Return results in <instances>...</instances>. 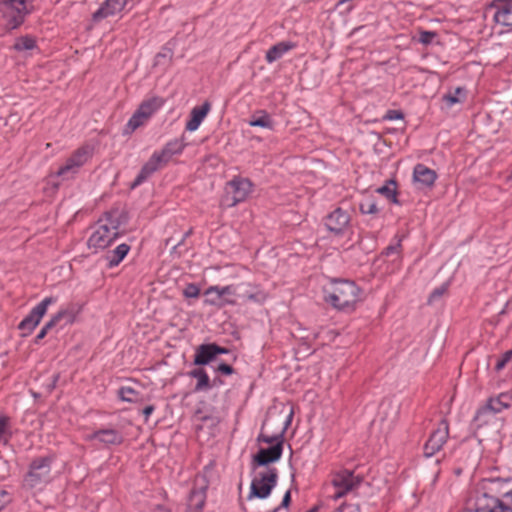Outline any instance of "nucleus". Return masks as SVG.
<instances>
[{
	"mask_svg": "<svg viewBox=\"0 0 512 512\" xmlns=\"http://www.w3.org/2000/svg\"><path fill=\"white\" fill-rule=\"evenodd\" d=\"M325 300L339 310L354 309L360 300V289L348 280H335L325 289Z\"/></svg>",
	"mask_w": 512,
	"mask_h": 512,
	"instance_id": "1",
	"label": "nucleus"
},
{
	"mask_svg": "<svg viewBox=\"0 0 512 512\" xmlns=\"http://www.w3.org/2000/svg\"><path fill=\"white\" fill-rule=\"evenodd\" d=\"M119 235V221L112 214L107 213L100 219L98 225L88 240L89 247L104 249L108 247Z\"/></svg>",
	"mask_w": 512,
	"mask_h": 512,
	"instance_id": "2",
	"label": "nucleus"
},
{
	"mask_svg": "<svg viewBox=\"0 0 512 512\" xmlns=\"http://www.w3.org/2000/svg\"><path fill=\"white\" fill-rule=\"evenodd\" d=\"M165 103V100L159 96H152L141 102L137 110L133 113L126 124V130L135 131L144 125L153 114H155Z\"/></svg>",
	"mask_w": 512,
	"mask_h": 512,
	"instance_id": "3",
	"label": "nucleus"
},
{
	"mask_svg": "<svg viewBox=\"0 0 512 512\" xmlns=\"http://www.w3.org/2000/svg\"><path fill=\"white\" fill-rule=\"evenodd\" d=\"M277 479L278 475L275 468H268L264 471L258 472L251 481L248 499H252L254 497L260 499L267 498L276 486Z\"/></svg>",
	"mask_w": 512,
	"mask_h": 512,
	"instance_id": "4",
	"label": "nucleus"
},
{
	"mask_svg": "<svg viewBox=\"0 0 512 512\" xmlns=\"http://www.w3.org/2000/svg\"><path fill=\"white\" fill-rule=\"evenodd\" d=\"M1 10L8 20L11 28L20 26L25 17L33 9V0H5L1 4Z\"/></svg>",
	"mask_w": 512,
	"mask_h": 512,
	"instance_id": "5",
	"label": "nucleus"
},
{
	"mask_svg": "<svg viewBox=\"0 0 512 512\" xmlns=\"http://www.w3.org/2000/svg\"><path fill=\"white\" fill-rule=\"evenodd\" d=\"M93 148L89 145H84L72 153L58 171L57 176L63 179H70L74 177L80 168L92 157Z\"/></svg>",
	"mask_w": 512,
	"mask_h": 512,
	"instance_id": "6",
	"label": "nucleus"
},
{
	"mask_svg": "<svg viewBox=\"0 0 512 512\" xmlns=\"http://www.w3.org/2000/svg\"><path fill=\"white\" fill-rule=\"evenodd\" d=\"M219 292L223 298L238 296L254 302H263L266 299V294L258 288L252 287L250 283L220 286Z\"/></svg>",
	"mask_w": 512,
	"mask_h": 512,
	"instance_id": "7",
	"label": "nucleus"
},
{
	"mask_svg": "<svg viewBox=\"0 0 512 512\" xmlns=\"http://www.w3.org/2000/svg\"><path fill=\"white\" fill-rule=\"evenodd\" d=\"M56 301V297H46L31 310L18 325V328L24 332V335L30 334L36 328L46 314L48 307L56 303Z\"/></svg>",
	"mask_w": 512,
	"mask_h": 512,
	"instance_id": "8",
	"label": "nucleus"
},
{
	"mask_svg": "<svg viewBox=\"0 0 512 512\" xmlns=\"http://www.w3.org/2000/svg\"><path fill=\"white\" fill-rule=\"evenodd\" d=\"M50 470V460L48 458L34 460L30 465L29 472L25 476V484L33 488L46 482L49 478Z\"/></svg>",
	"mask_w": 512,
	"mask_h": 512,
	"instance_id": "9",
	"label": "nucleus"
},
{
	"mask_svg": "<svg viewBox=\"0 0 512 512\" xmlns=\"http://www.w3.org/2000/svg\"><path fill=\"white\" fill-rule=\"evenodd\" d=\"M361 479L349 470H342L333 476L332 484L336 489L332 499L337 500L348 492L354 490L360 484Z\"/></svg>",
	"mask_w": 512,
	"mask_h": 512,
	"instance_id": "10",
	"label": "nucleus"
},
{
	"mask_svg": "<svg viewBox=\"0 0 512 512\" xmlns=\"http://www.w3.org/2000/svg\"><path fill=\"white\" fill-rule=\"evenodd\" d=\"M449 437V426L446 420H442L438 427L432 432L429 439L424 445V455L431 457L436 454Z\"/></svg>",
	"mask_w": 512,
	"mask_h": 512,
	"instance_id": "11",
	"label": "nucleus"
},
{
	"mask_svg": "<svg viewBox=\"0 0 512 512\" xmlns=\"http://www.w3.org/2000/svg\"><path fill=\"white\" fill-rule=\"evenodd\" d=\"M350 223V215L341 208L335 209L325 219V226L336 235L343 234Z\"/></svg>",
	"mask_w": 512,
	"mask_h": 512,
	"instance_id": "12",
	"label": "nucleus"
},
{
	"mask_svg": "<svg viewBox=\"0 0 512 512\" xmlns=\"http://www.w3.org/2000/svg\"><path fill=\"white\" fill-rule=\"evenodd\" d=\"M228 349L220 347L215 343L202 344L197 347L194 364L195 365H207L213 361L219 354H227Z\"/></svg>",
	"mask_w": 512,
	"mask_h": 512,
	"instance_id": "13",
	"label": "nucleus"
},
{
	"mask_svg": "<svg viewBox=\"0 0 512 512\" xmlns=\"http://www.w3.org/2000/svg\"><path fill=\"white\" fill-rule=\"evenodd\" d=\"M167 162L160 155L158 151H155L150 159L143 165L139 174L133 181L131 188H135L145 182L154 172H156L160 167L165 165Z\"/></svg>",
	"mask_w": 512,
	"mask_h": 512,
	"instance_id": "14",
	"label": "nucleus"
},
{
	"mask_svg": "<svg viewBox=\"0 0 512 512\" xmlns=\"http://www.w3.org/2000/svg\"><path fill=\"white\" fill-rule=\"evenodd\" d=\"M228 186L232 191V203L231 205H236L244 201L249 194L252 192L253 184L247 178L235 177L229 183Z\"/></svg>",
	"mask_w": 512,
	"mask_h": 512,
	"instance_id": "15",
	"label": "nucleus"
},
{
	"mask_svg": "<svg viewBox=\"0 0 512 512\" xmlns=\"http://www.w3.org/2000/svg\"><path fill=\"white\" fill-rule=\"evenodd\" d=\"M494 8V20L504 26H512V0H493L490 4Z\"/></svg>",
	"mask_w": 512,
	"mask_h": 512,
	"instance_id": "16",
	"label": "nucleus"
},
{
	"mask_svg": "<svg viewBox=\"0 0 512 512\" xmlns=\"http://www.w3.org/2000/svg\"><path fill=\"white\" fill-rule=\"evenodd\" d=\"M437 174L434 170L424 164H417L413 170L414 183L419 188H430L434 185Z\"/></svg>",
	"mask_w": 512,
	"mask_h": 512,
	"instance_id": "17",
	"label": "nucleus"
},
{
	"mask_svg": "<svg viewBox=\"0 0 512 512\" xmlns=\"http://www.w3.org/2000/svg\"><path fill=\"white\" fill-rule=\"evenodd\" d=\"M282 451V441H278L276 444L272 445L269 448L260 449L259 452L254 456V461L261 466L267 465L269 463L279 460L282 455Z\"/></svg>",
	"mask_w": 512,
	"mask_h": 512,
	"instance_id": "18",
	"label": "nucleus"
},
{
	"mask_svg": "<svg viewBox=\"0 0 512 512\" xmlns=\"http://www.w3.org/2000/svg\"><path fill=\"white\" fill-rule=\"evenodd\" d=\"M211 110L209 101H205L201 106H195L190 112L189 120L186 123V130L189 132L196 131L203 120L206 118Z\"/></svg>",
	"mask_w": 512,
	"mask_h": 512,
	"instance_id": "19",
	"label": "nucleus"
},
{
	"mask_svg": "<svg viewBox=\"0 0 512 512\" xmlns=\"http://www.w3.org/2000/svg\"><path fill=\"white\" fill-rule=\"evenodd\" d=\"M126 3V0H105L102 6L93 14V19L98 21L115 16L124 9Z\"/></svg>",
	"mask_w": 512,
	"mask_h": 512,
	"instance_id": "20",
	"label": "nucleus"
},
{
	"mask_svg": "<svg viewBox=\"0 0 512 512\" xmlns=\"http://www.w3.org/2000/svg\"><path fill=\"white\" fill-rule=\"evenodd\" d=\"M91 440H98L106 445H119L123 442V436L114 429H102L88 436Z\"/></svg>",
	"mask_w": 512,
	"mask_h": 512,
	"instance_id": "21",
	"label": "nucleus"
},
{
	"mask_svg": "<svg viewBox=\"0 0 512 512\" xmlns=\"http://www.w3.org/2000/svg\"><path fill=\"white\" fill-rule=\"evenodd\" d=\"M219 291L220 286L215 285L208 287L204 292V295L206 296L204 303L210 306H216L218 308H222L228 304H235L234 299L223 298Z\"/></svg>",
	"mask_w": 512,
	"mask_h": 512,
	"instance_id": "22",
	"label": "nucleus"
},
{
	"mask_svg": "<svg viewBox=\"0 0 512 512\" xmlns=\"http://www.w3.org/2000/svg\"><path fill=\"white\" fill-rule=\"evenodd\" d=\"M206 501V486L194 488L188 499L186 512H202Z\"/></svg>",
	"mask_w": 512,
	"mask_h": 512,
	"instance_id": "23",
	"label": "nucleus"
},
{
	"mask_svg": "<svg viewBox=\"0 0 512 512\" xmlns=\"http://www.w3.org/2000/svg\"><path fill=\"white\" fill-rule=\"evenodd\" d=\"M78 312L79 310L74 305H69L65 308L60 309L56 314H54L50 318V320L55 326L60 324H72L75 321Z\"/></svg>",
	"mask_w": 512,
	"mask_h": 512,
	"instance_id": "24",
	"label": "nucleus"
},
{
	"mask_svg": "<svg viewBox=\"0 0 512 512\" xmlns=\"http://www.w3.org/2000/svg\"><path fill=\"white\" fill-rule=\"evenodd\" d=\"M296 44L289 41H282L273 45L265 55V59L268 63H273L280 59L284 54L294 49Z\"/></svg>",
	"mask_w": 512,
	"mask_h": 512,
	"instance_id": "25",
	"label": "nucleus"
},
{
	"mask_svg": "<svg viewBox=\"0 0 512 512\" xmlns=\"http://www.w3.org/2000/svg\"><path fill=\"white\" fill-rule=\"evenodd\" d=\"M189 375L197 379V383L194 387L195 392L208 391L212 388L210 378L206 371L202 368H197L189 372Z\"/></svg>",
	"mask_w": 512,
	"mask_h": 512,
	"instance_id": "26",
	"label": "nucleus"
},
{
	"mask_svg": "<svg viewBox=\"0 0 512 512\" xmlns=\"http://www.w3.org/2000/svg\"><path fill=\"white\" fill-rule=\"evenodd\" d=\"M129 250H130V247L127 244L122 243V244L118 245L115 249H113L112 251H109L106 256V259L108 261V266L109 267L117 266L126 257Z\"/></svg>",
	"mask_w": 512,
	"mask_h": 512,
	"instance_id": "27",
	"label": "nucleus"
},
{
	"mask_svg": "<svg viewBox=\"0 0 512 512\" xmlns=\"http://www.w3.org/2000/svg\"><path fill=\"white\" fill-rule=\"evenodd\" d=\"M184 148V144L178 140L171 141L165 145V147L158 151L166 162L170 160L172 155L181 153Z\"/></svg>",
	"mask_w": 512,
	"mask_h": 512,
	"instance_id": "28",
	"label": "nucleus"
},
{
	"mask_svg": "<svg viewBox=\"0 0 512 512\" xmlns=\"http://www.w3.org/2000/svg\"><path fill=\"white\" fill-rule=\"evenodd\" d=\"M465 90L461 87L456 88L453 92L447 93L443 96V101L447 107H452L456 103H460L465 99Z\"/></svg>",
	"mask_w": 512,
	"mask_h": 512,
	"instance_id": "29",
	"label": "nucleus"
},
{
	"mask_svg": "<svg viewBox=\"0 0 512 512\" xmlns=\"http://www.w3.org/2000/svg\"><path fill=\"white\" fill-rule=\"evenodd\" d=\"M260 116H253L251 120L249 121V125L253 127H262V128H268L272 129L273 127V121L271 117L265 112L261 111Z\"/></svg>",
	"mask_w": 512,
	"mask_h": 512,
	"instance_id": "30",
	"label": "nucleus"
},
{
	"mask_svg": "<svg viewBox=\"0 0 512 512\" xmlns=\"http://www.w3.org/2000/svg\"><path fill=\"white\" fill-rule=\"evenodd\" d=\"M14 49L17 51H30L36 47V41L31 36H23L16 39L14 45Z\"/></svg>",
	"mask_w": 512,
	"mask_h": 512,
	"instance_id": "31",
	"label": "nucleus"
},
{
	"mask_svg": "<svg viewBox=\"0 0 512 512\" xmlns=\"http://www.w3.org/2000/svg\"><path fill=\"white\" fill-rule=\"evenodd\" d=\"M379 194L384 195L386 198L394 203H397L396 196V183L393 180L387 182L386 185L379 187L376 190Z\"/></svg>",
	"mask_w": 512,
	"mask_h": 512,
	"instance_id": "32",
	"label": "nucleus"
},
{
	"mask_svg": "<svg viewBox=\"0 0 512 512\" xmlns=\"http://www.w3.org/2000/svg\"><path fill=\"white\" fill-rule=\"evenodd\" d=\"M11 437L9 418L6 416L0 417V443H8Z\"/></svg>",
	"mask_w": 512,
	"mask_h": 512,
	"instance_id": "33",
	"label": "nucleus"
},
{
	"mask_svg": "<svg viewBox=\"0 0 512 512\" xmlns=\"http://www.w3.org/2000/svg\"><path fill=\"white\" fill-rule=\"evenodd\" d=\"M359 209L362 214L378 213L377 204L373 198H367V199L363 200L359 205Z\"/></svg>",
	"mask_w": 512,
	"mask_h": 512,
	"instance_id": "34",
	"label": "nucleus"
},
{
	"mask_svg": "<svg viewBox=\"0 0 512 512\" xmlns=\"http://www.w3.org/2000/svg\"><path fill=\"white\" fill-rule=\"evenodd\" d=\"M118 395L126 402H134L137 399V392L131 387H121L118 391Z\"/></svg>",
	"mask_w": 512,
	"mask_h": 512,
	"instance_id": "35",
	"label": "nucleus"
},
{
	"mask_svg": "<svg viewBox=\"0 0 512 512\" xmlns=\"http://www.w3.org/2000/svg\"><path fill=\"white\" fill-rule=\"evenodd\" d=\"M506 407L505 404L501 402L500 399H491L487 406L484 407L479 413H484L486 411H491L492 413H499Z\"/></svg>",
	"mask_w": 512,
	"mask_h": 512,
	"instance_id": "36",
	"label": "nucleus"
},
{
	"mask_svg": "<svg viewBox=\"0 0 512 512\" xmlns=\"http://www.w3.org/2000/svg\"><path fill=\"white\" fill-rule=\"evenodd\" d=\"M291 416H292V414H290V416H289V420L286 422V425H285V426H287V425L290 423V418H291ZM284 428H286V427H284ZM283 430H285V429H283ZM283 432H284V431H282L281 433H279V434H277V435H273V436H269V435H265V434L261 433V434L259 435L258 440H259V441H262V442H264V443H267V444H273V445H274V444H276L278 441H282Z\"/></svg>",
	"mask_w": 512,
	"mask_h": 512,
	"instance_id": "37",
	"label": "nucleus"
},
{
	"mask_svg": "<svg viewBox=\"0 0 512 512\" xmlns=\"http://www.w3.org/2000/svg\"><path fill=\"white\" fill-rule=\"evenodd\" d=\"M183 294L187 298H197L200 294V289L196 284L190 283L183 290Z\"/></svg>",
	"mask_w": 512,
	"mask_h": 512,
	"instance_id": "38",
	"label": "nucleus"
},
{
	"mask_svg": "<svg viewBox=\"0 0 512 512\" xmlns=\"http://www.w3.org/2000/svg\"><path fill=\"white\" fill-rule=\"evenodd\" d=\"M511 359H512V349L505 352L503 354V356L497 361V363L495 365V369L497 371L502 370Z\"/></svg>",
	"mask_w": 512,
	"mask_h": 512,
	"instance_id": "39",
	"label": "nucleus"
},
{
	"mask_svg": "<svg viewBox=\"0 0 512 512\" xmlns=\"http://www.w3.org/2000/svg\"><path fill=\"white\" fill-rule=\"evenodd\" d=\"M436 35L437 34L433 31H421L419 35V42L424 45H428L433 41Z\"/></svg>",
	"mask_w": 512,
	"mask_h": 512,
	"instance_id": "40",
	"label": "nucleus"
},
{
	"mask_svg": "<svg viewBox=\"0 0 512 512\" xmlns=\"http://www.w3.org/2000/svg\"><path fill=\"white\" fill-rule=\"evenodd\" d=\"M447 291V287L445 285L436 288L429 296V303H433L434 301L441 298L442 295H444Z\"/></svg>",
	"mask_w": 512,
	"mask_h": 512,
	"instance_id": "41",
	"label": "nucleus"
},
{
	"mask_svg": "<svg viewBox=\"0 0 512 512\" xmlns=\"http://www.w3.org/2000/svg\"><path fill=\"white\" fill-rule=\"evenodd\" d=\"M54 327L56 326L52 323L51 320H49L39 331L35 338V341L38 342L39 340L43 339L47 335V333Z\"/></svg>",
	"mask_w": 512,
	"mask_h": 512,
	"instance_id": "42",
	"label": "nucleus"
},
{
	"mask_svg": "<svg viewBox=\"0 0 512 512\" xmlns=\"http://www.w3.org/2000/svg\"><path fill=\"white\" fill-rule=\"evenodd\" d=\"M10 501L11 497L9 493L5 489L0 488V510H2Z\"/></svg>",
	"mask_w": 512,
	"mask_h": 512,
	"instance_id": "43",
	"label": "nucleus"
},
{
	"mask_svg": "<svg viewBox=\"0 0 512 512\" xmlns=\"http://www.w3.org/2000/svg\"><path fill=\"white\" fill-rule=\"evenodd\" d=\"M216 370L225 375H231L234 372L232 366L226 363H221L220 365H218Z\"/></svg>",
	"mask_w": 512,
	"mask_h": 512,
	"instance_id": "44",
	"label": "nucleus"
},
{
	"mask_svg": "<svg viewBox=\"0 0 512 512\" xmlns=\"http://www.w3.org/2000/svg\"><path fill=\"white\" fill-rule=\"evenodd\" d=\"M402 118H403V114L397 110H389L385 116V119H388V120H398V119H402Z\"/></svg>",
	"mask_w": 512,
	"mask_h": 512,
	"instance_id": "45",
	"label": "nucleus"
},
{
	"mask_svg": "<svg viewBox=\"0 0 512 512\" xmlns=\"http://www.w3.org/2000/svg\"><path fill=\"white\" fill-rule=\"evenodd\" d=\"M490 512H512V504L506 506L503 503H501L498 506L494 507Z\"/></svg>",
	"mask_w": 512,
	"mask_h": 512,
	"instance_id": "46",
	"label": "nucleus"
},
{
	"mask_svg": "<svg viewBox=\"0 0 512 512\" xmlns=\"http://www.w3.org/2000/svg\"><path fill=\"white\" fill-rule=\"evenodd\" d=\"M290 501H291V494H290V491H287L283 497L281 507H284V508L288 507L290 504Z\"/></svg>",
	"mask_w": 512,
	"mask_h": 512,
	"instance_id": "47",
	"label": "nucleus"
},
{
	"mask_svg": "<svg viewBox=\"0 0 512 512\" xmlns=\"http://www.w3.org/2000/svg\"><path fill=\"white\" fill-rule=\"evenodd\" d=\"M153 411L154 407L152 405L146 406L143 410L145 418L147 419L152 414Z\"/></svg>",
	"mask_w": 512,
	"mask_h": 512,
	"instance_id": "48",
	"label": "nucleus"
},
{
	"mask_svg": "<svg viewBox=\"0 0 512 512\" xmlns=\"http://www.w3.org/2000/svg\"><path fill=\"white\" fill-rule=\"evenodd\" d=\"M400 247V244L398 243L397 245L395 246H389L386 248V255H390L391 253L395 252L398 250V248Z\"/></svg>",
	"mask_w": 512,
	"mask_h": 512,
	"instance_id": "49",
	"label": "nucleus"
},
{
	"mask_svg": "<svg viewBox=\"0 0 512 512\" xmlns=\"http://www.w3.org/2000/svg\"><path fill=\"white\" fill-rule=\"evenodd\" d=\"M505 500L508 504H512V490L505 494Z\"/></svg>",
	"mask_w": 512,
	"mask_h": 512,
	"instance_id": "50",
	"label": "nucleus"
},
{
	"mask_svg": "<svg viewBox=\"0 0 512 512\" xmlns=\"http://www.w3.org/2000/svg\"><path fill=\"white\" fill-rule=\"evenodd\" d=\"M350 512H360L358 506L350 505L348 506Z\"/></svg>",
	"mask_w": 512,
	"mask_h": 512,
	"instance_id": "51",
	"label": "nucleus"
}]
</instances>
